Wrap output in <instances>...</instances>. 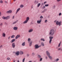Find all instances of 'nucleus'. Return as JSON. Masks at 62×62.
<instances>
[{"mask_svg": "<svg viewBox=\"0 0 62 62\" xmlns=\"http://www.w3.org/2000/svg\"><path fill=\"white\" fill-rule=\"evenodd\" d=\"M14 37H15V35H13L11 36V38H14Z\"/></svg>", "mask_w": 62, "mask_h": 62, "instance_id": "obj_27", "label": "nucleus"}, {"mask_svg": "<svg viewBox=\"0 0 62 62\" xmlns=\"http://www.w3.org/2000/svg\"><path fill=\"white\" fill-rule=\"evenodd\" d=\"M31 40V39L30 38H29L28 39V41L29 42H30V41Z\"/></svg>", "mask_w": 62, "mask_h": 62, "instance_id": "obj_31", "label": "nucleus"}, {"mask_svg": "<svg viewBox=\"0 0 62 62\" xmlns=\"http://www.w3.org/2000/svg\"><path fill=\"white\" fill-rule=\"evenodd\" d=\"M2 45H1L0 46V48H1L2 47Z\"/></svg>", "mask_w": 62, "mask_h": 62, "instance_id": "obj_49", "label": "nucleus"}, {"mask_svg": "<svg viewBox=\"0 0 62 62\" xmlns=\"http://www.w3.org/2000/svg\"><path fill=\"white\" fill-rule=\"evenodd\" d=\"M38 58H41V56L38 55Z\"/></svg>", "mask_w": 62, "mask_h": 62, "instance_id": "obj_28", "label": "nucleus"}, {"mask_svg": "<svg viewBox=\"0 0 62 62\" xmlns=\"http://www.w3.org/2000/svg\"><path fill=\"white\" fill-rule=\"evenodd\" d=\"M29 17H27L26 18V20L23 22V23L24 24L28 22V21H29Z\"/></svg>", "mask_w": 62, "mask_h": 62, "instance_id": "obj_4", "label": "nucleus"}, {"mask_svg": "<svg viewBox=\"0 0 62 62\" xmlns=\"http://www.w3.org/2000/svg\"><path fill=\"white\" fill-rule=\"evenodd\" d=\"M40 5V3H38V7H39V6Z\"/></svg>", "mask_w": 62, "mask_h": 62, "instance_id": "obj_32", "label": "nucleus"}, {"mask_svg": "<svg viewBox=\"0 0 62 62\" xmlns=\"http://www.w3.org/2000/svg\"><path fill=\"white\" fill-rule=\"evenodd\" d=\"M32 62V61H29L28 62Z\"/></svg>", "mask_w": 62, "mask_h": 62, "instance_id": "obj_56", "label": "nucleus"}, {"mask_svg": "<svg viewBox=\"0 0 62 62\" xmlns=\"http://www.w3.org/2000/svg\"><path fill=\"white\" fill-rule=\"evenodd\" d=\"M43 16H41L40 17V19H42L43 18Z\"/></svg>", "mask_w": 62, "mask_h": 62, "instance_id": "obj_36", "label": "nucleus"}, {"mask_svg": "<svg viewBox=\"0 0 62 62\" xmlns=\"http://www.w3.org/2000/svg\"><path fill=\"white\" fill-rule=\"evenodd\" d=\"M13 29L15 30H17L18 29V27H15L13 28Z\"/></svg>", "mask_w": 62, "mask_h": 62, "instance_id": "obj_12", "label": "nucleus"}, {"mask_svg": "<svg viewBox=\"0 0 62 62\" xmlns=\"http://www.w3.org/2000/svg\"><path fill=\"white\" fill-rule=\"evenodd\" d=\"M55 5H54L53 6V8H55Z\"/></svg>", "mask_w": 62, "mask_h": 62, "instance_id": "obj_47", "label": "nucleus"}, {"mask_svg": "<svg viewBox=\"0 0 62 62\" xmlns=\"http://www.w3.org/2000/svg\"><path fill=\"white\" fill-rule=\"evenodd\" d=\"M54 33V29H51L49 32V35L50 36H53Z\"/></svg>", "mask_w": 62, "mask_h": 62, "instance_id": "obj_1", "label": "nucleus"}, {"mask_svg": "<svg viewBox=\"0 0 62 62\" xmlns=\"http://www.w3.org/2000/svg\"><path fill=\"white\" fill-rule=\"evenodd\" d=\"M41 12H42V13H44L45 12V11L44 10L43 11H42Z\"/></svg>", "mask_w": 62, "mask_h": 62, "instance_id": "obj_42", "label": "nucleus"}, {"mask_svg": "<svg viewBox=\"0 0 62 62\" xmlns=\"http://www.w3.org/2000/svg\"><path fill=\"white\" fill-rule=\"evenodd\" d=\"M41 45L42 46H44V43L42 42L41 43Z\"/></svg>", "mask_w": 62, "mask_h": 62, "instance_id": "obj_20", "label": "nucleus"}, {"mask_svg": "<svg viewBox=\"0 0 62 62\" xmlns=\"http://www.w3.org/2000/svg\"><path fill=\"white\" fill-rule=\"evenodd\" d=\"M18 22V20H17L16 21L14 22L13 23V24H15V23H17V22Z\"/></svg>", "mask_w": 62, "mask_h": 62, "instance_id": "obj_13", "label": "nucleus"}, {"mask_svg": "<svg viewBox=\"0 0 62 62\" xmlns=\"http://www.w3.org/2000/svg\"><path fill=\"white\" fill-rule=\"evenodd\" d=\"M56 24L57 25L60 26L61 25V22L60 21V22H59L58 21H57Z\"/></svg>", "mask_w": 62, "mask_h": 62, "instance_id": "obj_5", "label": "nucleus"}, {"mask_svg": "<svg viewBox=\"0 0 62 62\" xmlns=\"http://www.w3.org/2000/svg\"><path fill=\"white\" fill-rule=\"evenodd\" d=\"M54 38V37H51V36H50L49 37V44H51V42H52V39Z\"/></svg>", "mask_w": 62, "mask_h": 62, "instance_id": "obj_6", "label": "nucleus"}, {"mask_svg": "<svg viewBox=\"0 0 62 62\" xmlns=\"http://www.w3.org/2000/svg\"><path fill=\"white\" fill-rule=\"evenodd\" d=\"M42 60V58H40V61H41Z\"/></svg>", "mask_w": 62, "mask_h": 62, "instance_id": "obj_38", "label": "nucleus"}, {"mask_svg": "<svg viewBox=\"0 0 62 62\" xmlns=\"http://www.w3.org/2000/svg\"><path fill=\"white\" fill-rule=\"evenodd\" d=\"M61 1V0H57V1L58 2H59Z\"/></svg>", "mask_w": 62, "mask_h": 62, "instance_id": "obj_34", "label": "nucleus"}, {"mask_svg": "<svg viewBox=\"0 0 62 62\" xmlns=\"http://www.w3.org/2000/svg\"><path fill=\"white\" fill-rule=\"evenodd\" d=\"M1 15V12H0V15Z\"/></svg>", "mask_w": 62, "mask_h": 62, "instance_id": "obj_58", "label": "nucleus"}, {"mask_svg": "<svg viewBox=\"0 0 62 62\" xmlns=\"http://www.w3.org/2000/svg\"><path fill=\"white\" fill-rule=\"evenodd\" d=\"M46 53L47 56H48V57L49 58V59H51V60H52V57L50 56V54L49 52L48 51H47L46 52Z\"/></svg>", "mask_w": 62, "mask_h": 62, "instance_id": "obj_2", "label": "nucleus"}, {"mask_svg": "<svg viewBox=\"0 0 62 62\" xmlns=\"http://www.w3.org/2000/svg\"><path fill=\"white\" fill-rule=\"evenodd\" d=\"M24 61H25V58H24L23 59L22 62H24Z\"/></svg>", "mask_w": 62, "mask_h": 62, "instance_id": "obj_29", "label": "nucleus"}, {"mask_svg": "<svg viewBox=\"0 0 62 62\" xmlns=\"http://www.w3.org/2000/svg\"><path fill=\"white\" fill-rule=\"evenodd\" d=\"M7 13H12V11L9 10L8 11H7Z\"/></svg>", "mask_w": 62, "mask_h": 62, "instance_id": "obj_10", "label": "nucleus"}, {"mask_svg": "<svg viewBox=\"0 0 62 62\" xmlns=\"http://www.w3.org/2000/svg\"><path fill=\"white\" fill-rule=\"evenodd\" d=\"M33 31V29H31L29 31V32L30 33V32H32Z\"/></svg>", "mask_w": 62, "mask_h": 62, "instance_id": "obj_14", "label": "nucleus"}, {"mask_svg": "<svg viewBox=\"0 0 62 62\" xmlns=\"http://www.w3.org/2000/svg\"><path fill=\"white\" fill-rule=\"evenodd\" d=\"M32 55H34V54H35V53H32Z\"/></svg>", "mask_w": 62, "mask_h": 62, "instance_id": "obj_50", "label": "nucleus"}, {"mask_svg": "<svg viewBox=\"0 0 62 62\" xmlns=\"http://www.w3.org/2000/svg\"><path fill=\"white\" fill-rule=\"evenodd\" d=\"M19 53H20V52L19 51H17L16 52V55H19Z\"/></svg>", "mask_w": 62, "mask_h": 62, "instance_id": "obj_15", "label": "nucleus"}, {"mask_svg": "<svg viewBox=\"0 0 62 62\" xmlns=\"http://www.w3.org/2000/svg\"><path fill=\"white\" fill-rule=\"evenodd\" d=\"M41 41L42 40L43 41H45V39H44L41 38Z\"/></svg>", "mask_w": 62, "mask_h": 62, "instance_id": "obj_26", "label": "nucleus"}, {"mask_svg": "<svg viewBox=\"0 0 62 62\" xmlns=\"http://www.w3.org/2000/svg\"><path fill=\"white\" fill-rule=\"evenodd\" d=\"M45 8V6H44L43 7V8Z\"/></svg>", "mask_w": 62, "mask_h": 62, "instance_id": "obj_51", "label": "nucleus"}, {"mask_svg": "<svg viewBox=\"0 0 62 62\" xmlns=\"http://www.w3.org/2000/svg\"><path fill=\"white\" fill-rule=\"evenodd\" d=\"M17 62H20L18 60L17 61Z\"/></svg>", "mask_w": 62, "mask_h": 62, "instance_id": "obj_59", "label": "nucleus"}, {"mask_svg": "<svg viewBox=\"0 0 62 62\" xmlns=\"http://www.w3.org/2000/svg\"><path fill=\"white\" fill-rule=\"evenodd\" d=\"M16 1V0H14V1Z\"/></svg>", "mask_w": 62, "mask_h": 62, "instance_id": "obj_63", "label": "nucleus"}, {"mask_svg": "<svg viewBox=\"0 0 62 62\" xmlns=\"http://www.w3.org/2000/svg\"><path fill=\"white\" fill-rule=\"evenodd\" d=\"M15 62V60H14V61H13V62Z\"/></svg>", "mask_w": 62, "mask_h": 62, "instance_id": "obj_55", "label": "nucleus"}, {"mask_svg": "<svg viewBox=\"0 0 62 62\" xmlns=\"http://www.w3.org/2000/svg\"><path fill=\"white\" fill-rule=\"evenodd\" d=\"M19 53L20 54H23V52L22 51H21Z\"/></svg>", "mask_w": 62, "mask_h": 62, "instance_id": "obj_18", "label": "nucleus"}, {"mask_svg": "<svg viewBox=\"0 0 62 62\" xmlns=\"http://www.w3.org/2000/svg\"><path fill=\"white\" fill-rule=\"evenodd\" d=\"M12 46L14 48H15V43H13L12 44Z\"/></svg>", "mask_w": 62, "mask_h": 62, "instance_id": "obj_11", "label": "nucleus"}, {"mask_svg": "<svg viewBox=\"0 0 62 62\" xmlns=\"http://www.w3.org/2000/svg\"><path fill=\"white\" fill-rule=\"evenodd\" d=\"M9 18H10V16H8L6 17L3 16L2 17V19H4V20H8V19H9Z\"/></svg>", "mask_w": 62, "mask_h": 62, "instance_id": "obj_3", "label": "nucleus"}, {"mask_svg": "<svg viewBox=\"0 0 62 62\" xmlns=\"http://www.w3.org/2000/svg\"><path fill=\"white\" fill-rule=\"evenodd\" d=\"M43 5V3H42V5Z\"/></svg>", "mask_w": 62, "mask_h": 62, "instance_id": "obj_61", "label": "nucleus"}, {"mask_svg": "<svg viewBox=\"0 0 62 62\" xmlns=\"http://www.w3.org/2000/svg\"><path fill=\"white\" fill-rule=\"evenodd\" d=\"M60 48H59L58 49V51H60Z\"/></svg>", "mask_w": 62, "mask_h": 62, "instance_id": "obj_48", "label": "nucleus"}, {"mask_svg": "<svg viewBox=\"0 0 62 62\" xmlns=\"http://www.w3.org/2000/svg\"><path fill=\"white\" fill-rule=\"evenodd\" d=\"M59 60V59H56V61H58Z\"/></svg>", "mask_w": 62, "mask_h": 62, "instance_id": "obj_39", "label": "nucleus"}, {"mask_svg": "<svg viewBox=\"0 0 62 62\" xmlns=\"http://www.w3.org/2000/svg\"><path fill=\"white\" fill-rule=\"evenodd\" d=\"M31 8H33V6H31Z\"/></svg>", "mask_w": 62, "mask_h": 62, "instance_id": "obj_62", "label": "nucleus"}, {"mask_svg": "<svg viewBox=\"0 0 62 62\" xmlns=\"http://www.w3.org/2000/svg\"><path fill=\"white\" fill-rule=\"evenodd\" d=\"M15 41V39H12L11 41V43H13V42H14Z\"/></svg>", "mask_w": 62, "mask_h": 62, "instance_id": "obj_19", "label": "nucleus"}, {"mask_svg": "<svg viewBox=\"0 0 62 62\" xmlns=\"http://www.w3.org/2000/svg\"><path fill=\"white\" fill-rule=\"evenodd\" d=\"M47 3V1H45L44 3V4H46V3Z\"/></svg>", "mask_w": 62, "mask_h": 62, "instance_id": "obj_45", "label": "nucleus"}, {"mask_svg": "<svg viewBox=\"0 0 62 62\" xmlns=\"http://www.w3.org/2000/svg\"><path fill=\"white\" fill-rule=\"evenodd\" d=\"M15 17V16H13L12 19H14Z\"/></svg>", "mask_w": 62, "mask_h": 62, "instance_id": "obj_41", "label": "nucleus"}, {"mask_svg": "<svg viewBox=\"0 0 62 62\" xmlns=\"http://www.w3.org/2000/svg\"><path fill=\"white\" fill-rule=\"evenodd\" d=\"M56 21L55 20V21H54V22L55 23H56Z\"/></svg>", "mask_w": 62, "mask_h": 62, "instance_id": "obj_52", "label": "nucleus"}, {"mask_svg": "<svg viewBox=\"0 0 62 62\" xmlns=\"http://www.w3.org/2000/svg\"><path fill=\"white\" fill-rule=\"evenodd\" d=\"M62 14H61V13H59V16H61V15Z\"/></svg>", "mask_w": 62, "mask_h": 62, "instance_id": "obj_35", "label": "nucleus"}, {"mask_svg": "<svg viewBox=\"0 0 62 62\" xmlns=\"http://www.w3.org/2000/svg\"><path fill=\"white\" fill-rule=\"evenodd\" d=\"M35 49H38V48H39V47H41V46H38V45H35Z\"/></svg>", "mask_w": 62, "mask_h": 62, "instance_id": "obj_7", "label": "nucleus"}, {"mask_svg": "<svg viewBox=\"0 0 62 62\" xmlns=\"http://www.w3.org/2000/svg\"><path fill=\"white\" fill-rule=\"evenodd\" d=\"M0 4H3V3H4V2L2 0H0Z\"/></svg>", "mask_w": 62, "mask_h": 62, "instance_id": "obj_25", "label": "nucleus"}, {"mask_svg": "<svg viewBox=\"0 0 62 62\" xmlns=\"http://www.w3.org/2000/svg\"><path fill=\"white\" fill-rule=\"evenodd\" d=\"M61 42H60V43L58 45V47H60V45H61Z\"/></svg>", "mask_w": 62, "mask_h": 62, "instance_id": "obj_21", "label": "nucleus"}, {"mask_svg": "<svg viewBox=\"0 0 62 62\" xmlns=\"http://www.w3.org/2000/svg\"><path fill=\"white\" fill-rule=\"evenodd\" d=\"M10 36L8 38V39H10Z\"/></svg>", "mask_w": 62, "mask_h": 62, "instance_id": "obj_54", "label": "nucleus"}, {"mask_svg": "<svg viewBox=\"0 0 62 62\" xmlns=\"http://www.w3.org/2000/svg\"><path fill=\"white\" fill-rule=\"evenodd\" d=\"M32 41H31L30 43L29 44V46H31L32 45Z\"/></svg>", "mask_w": 62, "mask_h": 62, "instance_id": "obj_22", "label": "nucleus"}, {"mask_svg": "<svg viewBox=\"0 0 62 62\" xmlns=\"http://www.w3.org/2000/svg\"><path fill=\"white\" fill-rule=\"evenodd\" d=\"M20 35H18L16 36V39H17L18 38H20Z\"/></svg>", "mask_w": 62, "mask_h": 62, "instance_id": "obj_16", "label": "nucleus"}, {"mask_svg": "<svg viewBox=\"0 0 62 62\" xmlns=\"http://www.w3.org/2000/svg\"><path fill=\"white\" fill-rule=\"evenodd\" d=\"M46 59H47V57H46Z\"/></svg>", "mask_w": 62, "mask_h": 62, "instance_id": "obj_57", "label": "nucleus"}, {"mask_svg": "<svg viewBox=\"0 0 62 62\" xmlns=\"http://www.w3.org/2000/svg\"><path fill=\"white\" fill-rule=\"evenodd\" d=\"M25 42H24L22 44V46H25Z\"/></svg>", "mask_w": 62, "mask_h": 62, "instance_id": "obj_23", "label": "nucleus"}, {"mask_svg": "<svg viewBox=\"0 0 62 62\" xmlns=\"http://www.w3.org/2000/svg\"><path fill=\"white\" fill-rule=\"evenodd\" d=\"M7 60H10V58L9 57H8L7 58Z\"/></svg>", "mask_w": 62, "mask_h": 62, "instance_id": "obj_33", "label": "nucleus"}, {"mask_svg": "<svg viewBox=\"0 0 62 62\" xmlns=\"http://www.w3.org/2000/svg\"><path fill=\"white\" fill-rule=\"evenodd\" d=\"M41 21H42V19H40L39 20H38L37 21V23H38L40 24L41 23Z\"/></svg>", "mask_w": 62, "mask_h": 62, "instance_id": "obj_8", "label": "nucleus"}, {"mask_svg": "<svg viewBox=\"0 0 62 62\" xmlns=\"http://www.w3.org/2000/svg\"><path fill=\"white\" fill-rule=\"evenodd\" d=\"M23 5H21L20 6V8H23Z\"/></svg>", "mask_w": 62, "mask_h": 62, "instance_id": "obj_24", "label": "nucleus"}, {"mask_svg": "<svg viewBox=\"0 0 62 62\" xmlns=\"http://www.w3.org/2000/svg\"><path fill=\"white\" fill-rule=\"evenodd\" d=\"M49 5L48 4H46L45 5V7H48L49 6Z\"/></svg>", "mask_w": 62, "mask_h": 62, "instance_id": "obj_30", "label": "nucleus"}, {"mask_svg": "<svg viewBox=\"0 0 62 62\" xmlns=\"http://www.w3.org/2000/svg\"><path fill=\"white\" fill-rule=\"evenodd\" d=\"M45 23H47V20H45Z\"/></svg>", "mask_w": 62, "mask_h": 62, "instance_id": "obj_43", "label": "nucleus"}, {"mask_svg": "<svg viewBox=\"0 0 62 62\" xmlns=\"http://www.w3.org/2000/svg\"><path fill=\"white\" fill-rule=\"evenodd\" d=\"M44 10L45 11V12L47 10V9H45Z\"/></svg>", "mask_w": 62, "mask_h": 62, "instance_id": "obj_44", "label": "nucleus"}, {"mask_svg": "<svg viewBox=\"0 0 62 62\" xmlns=\"http://www.w3.org/2000/svg\"><path fill=\"white\" fill-rule=\"evenodd\" d=\"M56 48L58 49V47H56Z\"/></svg>", "mask_w": 62, "mask_h": 62, "instance_id": "obj_60", "label": "nucleus"}, {"mask_svg": "<svg viewBox=\"0 0 62 62\" xmlns=\"http://www.w3.org/2000/svg\"><path fill=\"white\" fill-rule=\"evenodd\" d=\"M35 3H39V1H35Z\"/></svg>", "mask_w": 62, "mask_h": 62, "instance_id": "obj_37", "label": "nucleus"}, {"mask_svg": "<svg viewBox=\"0 0 62 62\" xmlns=\"http://www.w3.org/2000/svg\"><path fill=\"white\" fill-rule=\"evenodd\" d=\"M1 31V29H0V31Z\"/></svg>", "mask_w": 62, "mask_h": 62, "instance_id": "obj_64", "label": "nucleus"}, {"mask_svg": "<svg viewBox=\"0 0 62 62\" xmlns=\"http://www.w3.org/2000/svg\"><path fill=\"white\" fill-rule=\"evenodd\" d=\"M60 50H61V51H62V48H60Z\"/></svg>", "mask_w": 62, "mask_h": 62, "instance_id": "obj_53", "label": "nucleus"}, {"mask_svg": "<svg viewBox=\"0 0 62 62\" xmlns=\"http://www.w3.org/2000/svg\"><path fill=\"white\" fill-rule=\"evenodd\" d=\"M2 25H3L2 23H1L0 24V26H2Z\"/></svg>", "mask_w": 62, "mask_h": 62, "instance_id": "obj_40", "label": "nucleus"}, {"mask_svg": "<svg viewBox=\"0 0 62 62\" xmlns=\"http://www.w3.org/2000/svg\"><path fill=\"white\" fill-rule=\"evenodd\" d=\"M2 36L4 37H6V34L5 33H2Z\"/></svg>", "mask_w": 62, "mask_h": 62, "instance_id": "obj_17", "label": "nucleus"}, {"mask_svg": "<svg viewBox=\"0 0 62 62\" xmlns=\"http://www.w3.org/2000/svg\"><path fill=\"white\" fill-rule=\"evenodd\" d=\"M5 3H8V2L7 1H5Z\"/></svg>", "mask_w": 62, "mask_h": 62, "instance_id": "obj_46", "label": "nucleus"}, {"mask_svg": "<svg viewBox=\"0 0 62 62\" xmlns=\"http://www.w3.org/2000/svg\"><path fill=\"white\" fill-rule=\"evenodd\" d=\"M20 9H21L20 8H19L17 9V10H16V14H17V13H18V12H19V11H20Z\"/></svg>", "mask_w": 62, "mask_h": 62, "instance_id": "obj_9", "label": "nucleus"}]
</instances>
